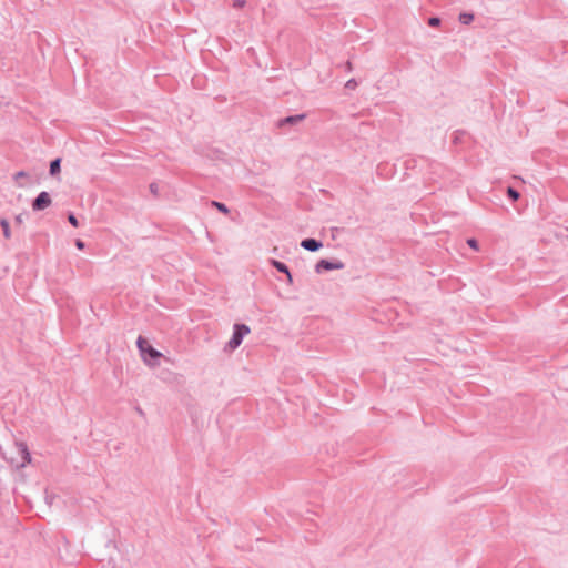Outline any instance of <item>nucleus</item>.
Returning a JSON list of instances; mask_svg holds the SVG:
<instances>
[{"mask_svg": "<svg viewBox=\"0 0 568 568\" xmlns=\"http://www.w3.org/2000/svg\"><path fill=\"white\" fill-rule=\"evenodd\" d=\"M271 264H272V265H273V266H274L278 272L286 274L288 283H292V282H293V278H292V275H291V273H290V271H288V267H287L284 263H282V262H280V261H276V260H272V261H271Z\"/></svg>", "mask_w": 568, "mask_h": 568, "instance_id": "6e6552de", "label": "nucleus"}, {"mask_svg": "<svg viewBox=\"0 0 568 568\" xmlns=\"http://www.w3.org/2000/svg\"><path fill=\"white\" fill-rule=\"evenodd\" d=\"M14 445L22 462H32L28 445L24 442H16Z\"/></svg>", "mask_w": 568, "mask_h": 568, "instance_id": "423d86ee", "label": "nucleus"}, {"mask_svg": "<svg viewBox=\"0 0 568 568\" xmlns=\"http://www.w3.org/2000/svg\"><path fill=\"white\" fill-rule=\"evenodd\" d=\"M245 6V0H234L233 1V7L236 8V9H241Z\"/></svg>", "mask_w": 568, "mask_h": 568, "instance_id": "a211bd4d", "label": "nucleus"}, {"mask_svg": "<svg viewBox=\"0 0 568 568\" xmlns=\"http://www.w3.org/2000/svg\"><path fill=\"white\" fill-rule=\"evenodd\" d=\"M75 246L79 248V250H82L84 248V242L81 241V240H77L75 241Z\"/></svg>", "mask_w": 568, "mask_h": 568, "instance_id": "aec40b11", "label": "nucleus"}, {"mask_svg": "<svg viewBox=\"0 0 568 568\" xmlns=\"http://www.w3.org/2000/svg\"><path fill=\"white\" fill-rule=\"evenodd\" d=\"M68 221L70 222V224H72L75 227L79 225L78 219L72 213L69 214Z\"/></svg>", "mask_w": 568, "mask_h": 568, "instance_id": "2eb2a0df", "label": "nucleus"}, {"mask_svg": "<svg viewBox=\"0 0 568 568\" xmlns=\"http://www.w3.org/2000/svg\"><path fill=\"white\" fill-rule=\"evenodd\" d=\"M51 205V197L48 192L42 191L32 202L33 211H43Z\"/></svg>", "mask_w": 568, "mask_h": 568, "instance_id": "f03ea898", "label": "nucleus"}, {"mask_svg": "<svg viewBox=\"0 0 568 568\" xmlns=\"http://www.w3.org/2000/svg\"><path fill=\"white\" fill-rule=\"evenodd\" d=\"M27 176V173L24 171H19L14 174V180H18L20 178Z\"/></svg>", "mask_w": 568, "mask_h": 568, "instance_id": "6ab92c4d", "label": "nucleus"}, {"mask_svg": "<svg viewBox=\"0 0 568 568\" xmlns=\"http://www.w3.org/2000/svg\"><path fill=\"white\" fill-rule=\"evenodd\" d=\"M467 244L474 248V250H478V242L475 240V239H468L467 240Z\"/></svg>", "mask_w": 568, "mask_h": 568, "instance_id": "f3484780", "label": "nucleus"}, {"mask_svg": "<svg viewBox=\"0 0 568 568\" xmlns=\"http://www.w3.org/2000/svg\"><path fill=\"white\" fill-rule=\"evenodd\" d=\"M352 69H353V68H352V63H351L349 61H347V62H346V70H347L348 72H351V71H352Z\"/></svg>", "mask_w": 568, "mask_h": 568, "instance_id": "4be33fe9", "label": "nucleus"}, {"mask_svg": "<svg viewBox=\"0 0 568 568\" xmlns=\"http://www.w3.org/2000/svg\"><path fill=\"white\" fill-rule=\"evenodd\" d=\"M305 118H306V114H304V113L290 115V116L278 120L277 126L283 128L284 125H295V124L302 122Z\"/></svg>", "mask_w": 568, "mask_h": 568, "instance_id": "39448f33", "label": "nucleus"}, {"mask_svg": "<svg viewBox=\"0 0 568 568\" xmlns=\"http://www.w3.org/2000/svg\"><path fill=\"white\" fill-rule=\"evenodd\" d=\"M16 223L17 224H22L23 223V217L22 215H17L16 219H14Z\"/></svg>", "mask_w": 568, "mask_h": 568, "instance_id": "412c9836", "label": "nucleus"}, {"mask_svg": "<svg viewBox=\"0 0 568 568\" xmlns=\"http://www.w3.org/2000/svg\"><path fill=\"white\" fill-rule=\"evenodd\" d=\"M344 268V264L339 261L333 262L328 260H321L315 265L316 273H322L323 271H332V270H342Z\"/></svg>", "mask_w": 568, "mask_h": 568, "instance_id": "20e7f679", "label": "nucleus"}, {"mask_svg": "<svg viewBox=\"0 0 568 568\" xmlns=\"http://www.w3.org/2000/svg\"><path fill=\"white\" fill-rule=\"evenodd\" d=\"M440 23V19L437 18V17H432L429 20H428V24L432 26V27H436Z\"/></svg>", "mask_w": 568, "mask_h": 568, "instance_id": "dca6fc26", "label": "nucleus"}, {"mask_svg": "<svg viewBox=\"0 0 568 568\" xmlns=\"http://www.w3.org/2000/svg\"><path fill=\"white\" fill-rule=\"evenodd\" d=\"M251 329L245 324H235L233 327V335L229 343L226 344V348L229 351L236 349L243 342V338L250 334Z\"/></svg>", "mask_w": 568, "mask_h": 568, "instance_id": "f257e3e1", "label": "nucleus"}, {"mask_svg": "<svg viewBox=\"0 0 568 568\" xmlns=\"http://www.w3.org/2000/svg\"><path fill=\"white\" fill-rule=\"evenodd\" d=\"M211 205L216 207L220 212H222L224 214H227L230 212L227 206L224 203H221V202H217V201H212Z\"/></svg>", "mask_w": 568, "mask_h": 568, "instance_id": "f8f14e48", "label": "nucleus"}, {"mask_svg": "<svg viewBox=\"0 0 568 568\" xmlns=\"http://www.w3.org/2000/svg\"><path fill=\"white\" fill-rule=\"evenodd\" d=\"M0 226L2 227L3 236L6 239H10L11 237V231H10V225H9L8 220L1 219L0 220Z\"/></svg>", "mask_w": 568, "mask_h": 568, "instance_id": "9d476101", "label": "nucleus"}, {"mask_svg": "<svg viewBox=\"0 0 568 568\" xmlns=\"http://www.w3.org/2000/svg\"><path fill=\"white\" fill-rule=\"evenodd\" d=\"M507 194L508 196L513 200V201H517L519 199V192L516 191L515 189L513 187H508L507 190Z\"/></svg>", "mask_w": 568, "mask_h": 568, "instance_id": "ddd939ff", "label": "nucleus"}, {"mask_svg": "<svg viewBox=\"0 0 568 568\" xmlns=\"http://www.w3.org/2000/svg\"><path fill=\"white\" fill-rule=\"evenodd\" d=\"M136 345L141 352L142 355L149 354L151 358H159L161 356V353L154 349L145 338L142 336L138 337Z\"/></svg>", "mask_w": 568, "mask_h": 568, "instance_id": "7ed1b4c3", "label": "nucleus"}, {"mask_svg": "<svg viewBox=\"0 0 568 568\" xmlns=\"http://www.w3.org/2000/svg\"><path fill=\"white\" fill-rule=\"evenodd\" d=\"M150 189H151V192H152V193H156V186H155V184H151V185H150Z\"/></svg>", "mask_w": 568, "mask_h": 568, "instance_id": "5701e85b", "label": "nucleus"}, {"mask_svg": "<svg viewBox=\"0 0 568 568\" xmlns=\"http://www.w3.org/2000/svg\"><path fill=\"white\" fill-rule=\"evenodd\" d=\"M60 170H61V159L58 158V159H54L53 161H51V163H50V174L54 176L58 173H60Z\"/></svg>", "mask_w": 568, "mask_h": 568, "instance_id": "1a4fd4ad", "label": "nucleus"}, {"mask_svg": "<svg viewBox=\"0 0 568 568\" xmlns=\"http://www.w3.org/2000/svg\"><path fill=\"white\" fill-rule=\"evenodd\" d=\"M357 87V82L355 79H349L346 84H345V88L346 89H349V90H354L355 88Z\"/></svg>", "mask_w": 568, "mask_h": 568, "instance_id": "4468645a", "label": "nucleus"}, {"mask_svg": "<svg viewBox=\"0 0 568 568\" xmlns=\"http://www.w3.org/2000/svg\"><path fill=\"white\" fill-rule=\"evenodd\" d=\"M474 20V16L471 13H460L459 14V21L463 24H469Z\"/></svg>", "mask_w": 568, "mask_h": 568, "instance_id": "9b49d317", "label": "nucleus"}, {"mask_svg": "<svg viewBox=\"0 0 568 568\" xmlns=\"http://www.w3.org/2000/svg\"><path fill=\"white\" fill-rule=\"evenodd\" d=\"M301 246L307 251L316 252L323 246V244L315 239H305L301 242Z\"/></svg>", "mask_w": 568, "mask_h": 568, "instance_id": "0eeeda50", "label": "nucleus"}]
</instances>
